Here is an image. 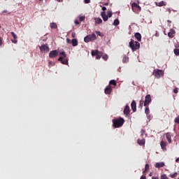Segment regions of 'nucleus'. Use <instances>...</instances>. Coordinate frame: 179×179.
I'll return each instance as SVG.
<instances>
[{
  "instance_id": "nucleus-55",
  "label": "nucleus",
  "mask_w": 179,
  "mask_h": 179,
  "mask_svg": "<svg viewBox=\"0 0 179 179\" xmlns=\"http://www.w3.org/2000/svg\"><path fill=\"white\" fill-rule=\"evenodd\" d=\"M105 5H106V6H107L108 5V3H105Z\"/></svg>"
},
{
  "instance_id": "nucleus-31",
  "label": "nucleus",
  "mask_w": 179,
  "mask_h": 179,
  "mask_svg": "<svg viewBox=\"0 0 179 179\" xmlns=\"http://www.w3.org/2000/svg\"><path fill=\"white\" fill-rule=\"evenodd\" d=\"M11 36H13V38L15 40H16V38H17V36L16 35V34H15V32H10Z\"/></svg>"
},
{
  "instance_id": "nucleus-38",
  "label": "nucleus",
  "mask_w": 179,
  "mask_h": 179,
  "mask_svg": "<svg viewBox=\"0 0 179 179\" xmlns=\"http://www.w3.org/2000/svg\"><path fill=\"white\" fill-rule=\"evenodd\" d=\"M161 179H169V178L167 177V176L164 174L161 176Z\"/></svg>"
},
{
  "instance_id": "nucleus-4",
  "label": "nucleus",
  "mask_w": 179,
  "mask_h": 179,
  "mask_svg": "<svg viewBox=\"0 0 179 179\" xmlns=\"http://www.w3.org/2000/svg\"><path fill=\"white\" fill-rule=\"evenodd\" d=\"M153 75L157 79H160V77L163 76L164 75L163 70H160V69L154 70Z\"/></svg>"
},
{
  "instance_id": "nucleus-14",
  "label": "nucleus",
  "mask_w": 179,
  "mask_h": 179,
  "mask_svg": "<svg viewBox=\"0 0 179 179\" xmlns=\"http://www.w3.org/2000/svg\"><path fill=\"white\" fill-rule=\"evenodd\" d=\"M134 37H135V38H136V40H138V41H141V40H142V35H141V34L139 32H136L134 34Z\"/></svg>"
},
{
  "instance_id": "nucleus-58",
  "label": "nucleus",
  "mask_w": 179,
  "mask_h": 179,
  "mask_svg": "<svg viewBox=\"0 0 179 179\" xmlns=\"http://www.w3.org/2000/svg\"><path fill=\"white\" fill-rule=\"evenodd\" d=\"M142 132H145V131L142 130Z\"/></svg>"
},
{
  "instance_id": "nucleus-39",
  "label": "nucleus",
  "mask_w": 179,
  "mask_h": 179,
  "mask_svg": "<svg viewBox=\"0 0 179 179\" xmlns=\"http://www.w3.org/2000/svg\"><path fill=\"white\" fill-rule=\"evenodd\" d=\"M127 61H128V57H127V56H124V57H123L122 62H127Z\"/></svg>"
},
{
  "instance_id": "nucleus-13",
  "label": "nucleus",
  "mask_w": 179,
  "mask_h": 179,
  "mask_svg": "<svg viewBox=\"0 0 179 179\" xmlns=\"http://www.w3.org/2000/svg\"><path fill=\"white\" fill-rule=\"evenodd\" d=\"M160 145L162 150H167V143L164 142V141H161Z\"/></svg>"
},
{
  "instance_id": "nucleus-26",
  "label": "nucleus",
  "mask_w": 179,
  "mask_h": 179,
  "mask_svg": "<svg viewBox=\"0 0 179 179\" xmlns=\"http://www.w3.org/2000/svg\"><path fill=\"white\" fill-rule=\"evenodd\" d=\"M149 169H150L149 164H146L145 166V170L143 171V174L148 173V171L149 170Z\"/></svg>"
},
{
  "instance_id": "nucleus-21",
  "label": "nucleus",
  "mask_w": 179,
  "mask_h": 179,
  "mask_svg": "<svg viewBox=\"0 0 179 179\" xmlns=\"http://www.w3.org/2000/svg\"><path fill=\"white\" fill-rule=\"evenodd\" d=\"M155 5L157 6H166V3L162 1L160 2H155Z\"/></svg>"
},
{
  "instance_id": "nucleus-43",
  "label": "nucleus",
  "mask_w": 179,
  "mask_h": 179,
  "mask_svg": "<svg viewBox=\"0 0 179 179\" xmlns=\"http://www.w3.org/2000/svg\"><path fill=\"white\" fill-rule=\"evenodd\" d=\"M49 65H50L51 66H54V65H55V63L53 62H49Z\"/></svg>"
},
{
  "instance_id": "nucleus-6",
  "label": "nucleus",
  "mask_w": 179,
  "mask_h": 179,
  "mask_svg": "<svg viewBox=\"0 0 179 179\" xmlns=\"http://www.w3.org/2000/svg\"><path fill=\"white\" fill-rule=\"evenodd\" d=\"M58 54H59V51L58 50H52L49 53V57L55 58V57H58Z\"/></svg>"
},
{
  "instance_id": "nucleus-45",
  "label": "nucleus",
  "mask_w": 179,
  "mask_h": 179,
  "mask_svg": "<svg viewBox=\"0 0 179 179\" xmlns=\"http://www.w3.org/2000/svg\"><path fill=\"white\" fill-rule=\"evenodd\" d=\"M12 43H13L14 44H17V40L14 39V40H11Z\"/></svg>"
},
{
  "instance_id": "nucleus-54",
  "label": "nucleus",
  "mask_w": 179,
  "mask_h": 179,
  "mask_svg": "<svg viewBox=\"0 0 179 179\" xmlns=\"http://www.w3.org/2000/svg\"><path fill=\"white\" fill-rule=\"evenodd\" d=\"M57 2H62L64 0H57Z\"/></svg>"
},
{
  "instance_id": "nucleus-12",
  "label": "nucleus",
  "mask_w": 179,
  "mask_h": 179,
  "mask_svg": "<svg viewBox=\"0 0 179 179\" xmlns=\"http://www.w3.org/2000/svg\"><path fill=\"white\" fill-rule=\"evenodd\" d=\"M129 113H131V110L129 109V106L127 105L124 110V114L125 115H129Z\"/></svg>"
},
{
  "instance_id": "nucleus-50",
  "label": "nucleus",
  "mask_w": 179,
  "mask_h": 179,
  "mask_svg": "<svg viewBox=\"0 0 179 179\" xmlns=\"http://www.w3.org/2000/svg\"><path fill=\"white\" fill-rule=\"evenodd\" d=\"M102 10H103V12H104V10H107V8H106V7H102Z\"/></svg>"
},
{
  "instance_id": "nucleus-11",
  "label": "nucleus",
  "mask_w": 179,
  "mask_h": 179,
  "mask_svg": "<svg viewBox=\"0 0 179 179\" xmlns=\"http://www.w3.org/2000/svg\"><path fill=\"white\" fill-rule=\"evenodd\" d=\"M105 94H111V92H113V89L110 85L107 86L105 89Z\"/></svg>"
},
{
  "instance_id": "nucleus-10",
  "label": "nucleus",
  "mask_w": 179,
  "mask_h": 179,
  "mask_svg": "<svg viewBox=\"0 0 179 179\" xmlns=\"http://www.w3.org/2000/svg\"><path fill=\"white\" fill-rule=\"evenodd\" d=\"M131 110H132L133 113H136V101H132V102L131 103Z\"/></svg>"
},
{
  "instance_id": "nucleus-1",
  "label": "nucleus",
  "mask_w": 179,
  "mask_h": 179,
  "mask_svg": "<svg viewBox=\"0 0 179 179\" xmlns=\"http://www.w3.org/2000/svg\"><path fill=\"white\" fill-rule=\"evenodd\" d=\"M112 122L114 128H121V127L124 125L125 120L122 117H118L117 119H113Z\"/></svg>"
},
{
  "instance_id": "nucleus-35",
  "label": "nucleus",
  "mask_w": 179,
  "mask_h": 179,
  "mask_svg": "<svg viewBox=\"0 0 179 179\" xmlns=\"http://www.w3.org/2000/svg\"><path fill=\"white\" fill-rule=\"evenodd\" d=\"M170 177H171V178H176V177H177V173H173V174H171V175H170Z\"/></svg>"
},
{
  "instance_id": "nucleus-30",
  "label": "nucleus",
  "mask_w": 179,
  "mask_h": 179,
  "mask_svg": "<svg viewBox=\"0 0 179 179\" xmlns=\"http://www.w3.org/2000/svg\"><path fill=\"white\" fill-rule=\"evenodd\" d=\"M109 85H113V86H117V82L115 80H111L109 83Z\"/></svg>"
},
{
  "instance_id": "nucleus-24",
  "label": "nucleus",
  "mask_w": 179,
  "mask_h": 179,
  "mask_svg": "<svg viewBox=\"0 0 179 179\" xmlns=\"http://www.w3.org/2000/svg\"><path fill=\"white\" fill-rule=\"evenodd\" d=\"M143 104H145V101H143V99H141L139 101L138 108H141V110H142V107H143Z\"/></svg>"
},
{
  "instance_id": "nucleus-17",
  "label": "nucleus",
  "mask_w": 179,
  "mask_h": 179,
  "mask_svg": "<svg viewBox=\"0 0 179 179\" xmlns=\"http://www.w3.org/2000/svg\"><path fill=\"white\" fill-rule=\"evenodd\" d=\"M132 9H139V10H141V6H139V5H138L136 3H132Z\"/></svg>"
},
{
  "instance_id": "nucleus-51",
  "label": "nucleus",
  "mask_w": 179,
  "mask_h": 179,
  "mask_svg": "<svg viewBox=\"0 0 179 179\" xmlns=\"http://www.w3.org/2000/svg\"><path fill=\"white\" fill-rule=\"evenodd\" d=\"M140 179H146V176H142Z\"/></svg>"
},
{
  "instance_id": "nucleus-34",
  "label": "nucleus",
  "mask_w": 179,
  "mask_h": 179,
  "mask_svg": "<svg viewBox=\"0 0 179 179\" xmlns=\"http://www.w3.org/2000/svg\"><path fill=\"white\" fill-rule=\"evenodd\" d=\"M100 58H101V52H100V53L96 55V59H100Z\"/></svg>"
},
{
  "instance_id": "nucleus-9",
  "label": "nucleus",
  "mask_w": 179,
  "mask_h": 179,
  "mask_svg": "<svg viewBox=\"0 0 179 179\" xmlns=\"http://www.w3.org/2000/svg\"><path fill=\"white\" fill-rule=\"evenodd\" d=\"M39 48L41 51H45L46 52H48V51H50V48H48L47 45H42Z\"/></svg>"
},
{
  "instance_id": "nucleus-44",
  "label": "nucleus",
  "mask_w": 179,
  "mask_h": 179,
  "mask_svg": "<svg viewBox=\"0 0 179 179\" xmlns=\"http://www.w3.org/2000/svg\"><path fill=\"white\" fill-rule=\"evenodd\" d=\"M175 122L179 124V116H178L177 118L175 119Z\"/></svg>"
},
{
  "instance_id": "nucleus-49",
  "label": "nucleus",
  "mask_w": 179,
  "mask_h": 179,
  "mask_svg": "<svg viewBox=\"0 0 179 179\" xmlns=\"http://www.w3.org/2000/svg\"><path fill=\"white\" fill-rule=\"evenodd\" d=\"M75 24H80V22H79L78 20H76V21H75Z\"/></svg>"
},
{
  "instance_id": "nucleus-57",
  "label": "nucleus",
  "mask_w": 179,
  "mask_h": 179,
  "mask_svg": "<svg viewBox=\"0 0 179 179\" xmlns=\"http://www.w3.org/2000/svg\"><path fill=\"white\" fill-rule=\"evenodd\" d=\"M168 22H169V23H171V21H170V20H168Z\"/></svg>"
},
{
  "instance_id": "nucleus-56",
  "label": "nucleus",
  "mask_w": 179,
  "mask_h": 179,
  "mask_svg": "<svg viewBox=\"0 0 179 179\" xmlns=\"http://www.w3.org/2000/svg\"><path fill=\"white\" fill-rule=\"evenodd\" d=\"M152 173H150V177H152Z\"/></svg>"
},
{
  "instance_id": "nucleus-23",
  "label": "nucleus",
  "mask_w": 179,
  "mask_h": 179,
  "mask_svg": "<svg viewBox=\"0 0 179 179\" xmlns=\"http://www.w3.org/2000/svg\"><path fill=\"white\" fill-rule=\"evenodd\" d=\"M95 23L96 24H101V23H103V20H101V18H95Z\"/></svg>"
},
{
  "instance_id": "nucleus-25",
  "label": "nucleus",
  "mask_w": 179,
  "mask_h": 179,
  "mask_svg": "<svg viewBox=\"0 0 179 179\" xmlns=\"http://www.w3.org/2000/svg\"><path fill=\"white\" fill-rule=\"evenodd\" d=\"M98 54H101L100 52H99V50H92V57L96 56Z\"/></svg>"
},
{
  "instance_id": "nucleus-5",
  "label": "nucleus",
  "mask_w": 179,
  "mask_h": 179,
  "mask_svg": "<svg viewBox=\"0 0 179 179\" xmlns=\"http://www.w3.org/2000/svg\"><path fill=\"white\" fill-rule=\"evenodd\" d=\"M150 103H152V96L150 94H147L145 97L144 107H148Z\"/></svg>"
},
{
  "instance_id": "nucleus-19",
  "label": "nucleus",
  "mask_w": 179,
  "mask_h": 179,
  "mask_svg": "<svg viewBox=\"0 0 179 179\" xmlns=\"http://www.w3.org/2000/svg\"><path fill=\"white\" fill-rule=\"evenodd\" d=\"M145 139L143 138V139H138V141H137V143H138V145H140V146H143V145H145Z\"/></svg>"
},
{
  "instance_id": "nucleus-33",
  "label": "nucleus",
  "mask_w": 179,
  "mask_h": 179,
  "mask_svg": "<svg viewBox=\"0 0 179 179\" xmlns=\"http://www.w3.org/2000/svg\"><path fill=\"white\" fill-rule=\"evenodd\" d=\"M85 19H86L85 16H80V17H79L80 22H83V20H85Z\"/></svg>"
},
{
  "instance_id": "nucleus-47",
  "label": "nucleus",
  "mask_w": 179,
  "mask_h": 179,
  "mask_svg": "<svg viewBox=\"0 0 179 179\" xmlns=\"http://www.w3.org/2000/svg\"><path fill=\"white\" fill-rule=\"evenodd\" d=\"M85 3H90V0H84Z\"/></svg>"
},
{
  "instance_id": "nucleus-16",
  "label": "nucleus",
  "mask_w": 179,
  "mask_h": 179,
  "mask_svg": "<svg viewBox=\"0 0 179 179\" xmlns=\"http://www.w3.org/2000/svg\"><path fill=\"white\" fill-rule=\"evenodd\" d=\"M166 138L169 142V143H171V134L170 133H166Z\"/></svg>"
},
{
  "instance_id": "nucleus-15",
  "label": "nucleus",
  "mask_w": 179,
  "mask_h": 179,
  "mask_svg": "<svg viewBox=\"0 0 179 179\" xmlns=\"http://www.w3.org/2000/svg\"><path fill=\"white\" fill-rule=\"evenodd\" d=\"M164 162H157L155 167H156V169H160L161 167H164Z\"/></svg>"
},
{
  "instance_id": "nucleus-42",
  "label": "nucleus",
  "mask_w": 179,
  "mask_h": 179,
  "mask_svg": "<svg viewBox=\"0 0 179 179\" xmlns=\"http://www.w3.org/2000/svg\"><path fill=\"white\" fill-rule=\"evenodd\" d=\"M66 41L69 44H72V41L69 38H66Z\"/></svg>"
},
{
  "instance_id": "nucleus-46",
  "label": "nucleus",
  "mask_w": 179,
  "mask_h": 179,
  "mask_svg": "<svg viewBox=\"0 0 179 179\" xmlns=\"http://www.w3.org/2000/svg\"><path fill=\"white\" fill-rule=\"evenodd\" d=\"M95 33L97 34V36H101V34L99 31H96Z\"/></svg>"
},
{
  "instance_id": "nucleus-52",
  "label": "nucleus",
  "mask_w": 179,
  "mask_h": 179,
  "mask_svg": "<svg viewBox=\"0 0 179 179\" xmlns=\"http://www.w3.org/2000/svg\"><path fill=\"white\" fill-rule=\"evenodd\" d=\"M152 179H159V178H158V177L152 176Z\"/></svg>"
},
{
  "instance_id": "nucleus-53",
  "label": "nucleus",
  "mask_w": 179,
  "mask_h": 179,
  "mask_svg": "<svg viewBox=\"0 0 179 179\" xmlns=\"http://www.w3.org/2000/svg\"><path fill=\"white\" fill-rule=\"evenodd\" d=\"M176 162L178 163V162H179V157H178L176 159Z\"/></svg>"
},
{
  "instance_id": "nucleus-27",
  "label": "nucleus",
  "mask_w": 179,
  "mask_h": 179,
  "mask_svg": "<svg viewBox=\"0 0 179 179\" xmlns=\"http://www.w3.org/2000/svg\"><path fill=\"white\" fill-rule=\"evenodd\" d=\"M59 57H62L63 58H66V53L63 51L59 52Z\"/></svg>"
},
{
  "instance_id": "nucleus-40",
  "label": "nucleus",
  "mask_w": 179,
  "mask_h": 179,
  "mask_svg": "<svg viewBox=\"0 0 179 179\" xmlns=\"http://www.w3.org/2000/svg\"><path fill=\"white\" fill-rule=\"evenodd\" d=\"M71 37H72L73 38H75V37H76V33L73 32V33L71 34Z\"/></svg>"
},
{
  "instance_id": "nucleus-18",
  "label": "nucleus",
  "mask_w": 179,
  "mask_h": 179,
  "mask_svg": "<svg viewBox=\"0 0 179 179\" xmlns=\"http://www.w3.org/2000/svg\"><path fill=\"white\" fill-rule=\"evenodd\" d=\"M71 44L73 45V47H76V45H78V39H76V38L72 39Z\"/></svg>"
},
{
  "instance_id": "nucleus-48",
  "label": "nucleus",
  "mask_w": 179,
  "mask_h": 179,
  "mask_svg": "<svg viewBox=\"0 0 179 179\" xmlns=\"http://www.w3.org/2000/svg\"><path fill=\"white\" fill-rule=\"evenodd\" d=\"M174 93H178V90L177 88L173 90Z\"/></svg>"
},
{
  "instance_id": "nucleus-3",
  "label": "nucleus",
  "mask_w": 179,
  "mask_h": 179,
  "mask_svg": "<svg viewBox=\"0 0 179 179\" xmlns=\"http://www.w3.org/2000/svg\"><path fill=\"white\" fill-rule=\"evenodd\" d=\"M97 38V36L94 34L88 35L84 38L85 43H90V41H94Z\"/></svg>"
},
{
  "instance_id": "nucleus-28",
  "label": "nucleus",
  "mask_w": 179,
  "mask_h": 179,
  "mask_svg": "<svg viewBox=\"0 0 179 179\" xmlns=\"http://www.w3.org/2000/svg\"><path fill=\"white\" fill-rule=\"evenodd\" d=\"M150 113V110L149 109V106H145V113L146 114V115H148V114H149Z\"/></svg>"
},
{
  "instance_id": "nucleus-41",
  "label": "nucleus",
  "mask_w": 179,
  "mask_h": 179,
  "mask_svg": "<svg viewBox=\"0 0 179 179\" xmlns=\"http://www.w3.org/2000/svg\"><path fill=\"white\" fill-rule=\"evenodd\" d=\"M3 43V39L2 37L0 36V45H1Z\"/></svg>"
},
{
  "instance_id": "nucleus-7",
  "label": "nucleus",
  "mask_w": 179,
  "mask_h": 179,
  "mask_svg": "<svg viewBox=\"0 0 179 179\" xmlns=\"http://www.w3.org/2000/svg\"><path fill=\"white\" fill-rule=\"evenodd\" d=\"M58 61H59L63 65H68V59H65L62 56L59 57Z\"/></svg>"
},
{
  "instance_id": "nucleus-20",
  "label": "nucleus",
  "mask_w": 179,
  "mask_h": 179,
  "mask_svg": "<svg viewBox=\"0 0 179 179\" xmlns=\"http://www.w3.org/2000/svg\"><path fill=\"white\" fill-rule=\"evenodd\" d=\"M175 47H176V49L173 50V52L175 55H179V48H178L179 45H176Z\"/></svg>"
},
{
  "instance_id": "nucleus-2",
  "label": "nucleus",
  "mask_w": 179,
  "mask_h": 179,
  "mask_svg": "<svg viewBox=\"0 0 179 179\" xmlns=\"http://www.w3.org/2000/svg\"><path fill=\"white\" fill-rule=\"evenodd\" d=\"M129 47L131 48L133 52L136 51V50H139L141 48V43L138 41H134V39H131V41L129 43Z\"/></svg>"
},
{
  "instance_id": "nucleus-60",
  "label": "nucleus",
  "mask_w": 179,
  "mask_h": 179,
  "mask_svg": "<svg viewBox=\"0 0 179 179\" xmlns=\"http://www.w3.org/2000/svg\"><path fill=\"white\" fill-rule=\"evenodd\" d=\"M0 29H1V25H0Z\"/></svg>"
},
{
  "instance_id": "nucleus-32",
  "label": "nucleus",
  "mask_w": 179,
  "mask_h": 179,
  "mask_svg": "<svg viewBox=\"0 0 179 179\" xmlns=\"http://www.w3.org/2000/svg\"><path fill=\"white\" fill-rule=\"evenodd\" d=\"M108 17H111L113 16V11H108L107 15Z\"/></svg>"
},
{
  "instance_id": "nucleus-59",
  "label": "nucleus",
  "mask_w": 179,
  "mask_h": 179,
  "mask_svg": "<svg viewBox=\"0 0 179 179\" xmlns=\"http://www.w3.org/2000/svg\"><path fill=\"white\" fill-rule=\"evenodd\" d=\"M142 132H145V131L142 130Z\"/></svg>"
},
{
  "instance_id": "nucleus-29",
  "label": "nucleus",
  "mask_w": 179,
  "mask_h": 179,
  "mask_svg": "<svg viewBox=\"0 0 179 179\" xmlns=\"http://www.w3.org/2000/svg\"><path fill=\"white\" fill-rule=\"evenodd\" d=\"M120 24V20L118 19H116L113 22V26H118Z\"/></svg>"
},
{
  "instance_id": "nucleus-22",
  "label": "nucleus",
  "mask_w": 179,
  "mask_h": 179,
  "mask_svg": "<svg viewBox=\"0 0 179 179\" xmlns=\"http://www.w3.org/2000/svg\"><path fill=\"white\" fill-rule=\"evenodd\" d=\"M50 29H58V26L55 22H51L50 24Z\"/></svg>"
},
{
  "instance_id": "nucleus-37",
  "label": "nucleus",
  "mask_w": 179,
  "mask_h": 179,
  "mask_svg": "<svg viewBox=\"0 0 179 179\" xmlns=\"http://www.w3.org/2000/svg\"><path fill=\"white\" fill-rule=\"evenodd\" d=\"M168 36H169V37H170L171 38H173V37H174V35L173 34V32H169V33H168Z\"/></svg>"
},
{
  "instance_id": "nucleus-36",
  "label": "nucleus",
  "mask_w": 179,
  "mask_h": 179,
  "mask_svg": "<svg viewBox=\"0 0 179 179\" xmlns=\"http://www.w3.org/2000/svg\"><path fill=\"white\" fill-rule=\"evenodd\" d=\"M103 59H104V61H107V59H108V55H105L102 57Z\"/></svg>"
},
{
  "instance_id": "nucleus-8",
  "label": "nucleus",
  "mask_w": 179,
  "mask_h": 179,
  "mask_svg": "<svg viewBox=\"0 0 179 179\" xmlns=\"http://www.w3.org/2000/svg\"><path fill=\"white\" fill-rule=\"evenodd\" d=\"M101 16L103 20V22H107L108 20V16L106 13V11H103L101 13Z\"/></svg>"
}]
</instances>
